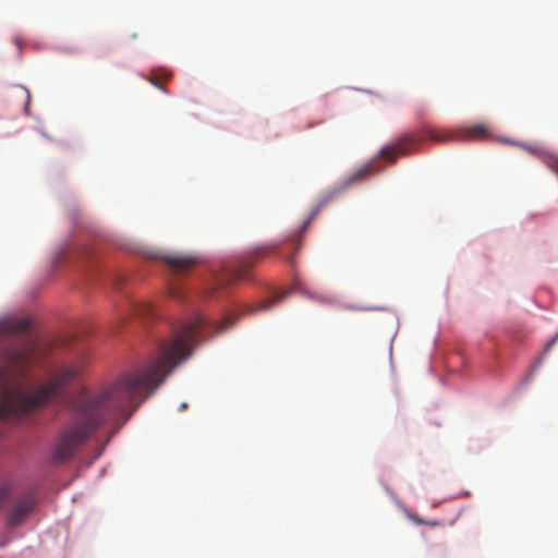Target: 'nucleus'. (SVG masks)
Segmentation results:
<instances>
[{"label": "nucleus", "mask_w": 558, "mask_h": 558, "mask_svg": "<svg viewBox=\"0 0 558 558\" xmlns=\"http://www.w3.org/2000/svg\"><path fill=\"white\" fill-rule=\"evenodd\" d=\"M34 502L32 499H24L20 501L9 515V524L16 526L23 522V520L32 512Z\"/></svg>", "instance_id": "7"}, {"label": "nucleus", "mask_w": 558, "mask_h": 558, "mask_svg": "<svg viewBox=\"0 0 558 558\" xmlns=\"http://www.w3.org/2000/svg\"><path fill=\"white\" fill-rule=\"evenodd\" d=\"M207 328L216 331L222 329L204 315H196L182 324L169 341L160 343L159 356L149 367L123 376L96 396H89L83 390L73 401V420L57 437L52 459L57 462L69 461L109 417L118 412H124L134 399L141 398L143 401L148 398L172 368L191 355L198 335Z\"/></svg>", "instance_id": "1"}, {"label": "nucleus", "mask_w": 558, "mask_h": 558, "mask_svg": "<svg viewBox=\"0 0 558 558\" xmlns=\"http://www.w3.org/2000/svg\"><path fill=\"white\" fill-rule=\"evenodd\" d=\"M505 142L515 145V146H520L524 150L529 151L530 154L539 157L550 171L558 174V153L557 151H554V150H551L545 146H542V145H529V144H523V143H519V142H514V141H507V140H505Z\"/></svg>", "instance_id": "4"}, {"label": "nucleus", "mask_w": 558, "mask_h": 558, "mask_svg": "<svg viewBox=\"0 0 558 558\" xmlns=\"http://www.w3.org/2000/svg\"><path fill=\"white\" fill-rule=\"evenodd\" d=\"M415 522H416L417 524H425V523H426V521L421 520V519L415 520Z\"/></svg>", "instance_id": "16"}, {"label": "nucleus", "mask_w": 558, "mask_h": 558, "mask_svg": "<svg viewBox=\"0 0 558 558\" xmlns=\"http://www.w3.org/2000/svg\"><path fill=\"white\" fill-rule=\"evenodd\" d=\"M162 260L177 274H182L197 263V258L185 254H172L161 257Z\"/></svg>", "instance_id": "6"}, {"label": "nucleus", "mask_w": 558, "mask_h": 558, "mask_svg": "<svg viewBox=\"0 0 558 558\" xmlns=\"http://www.w3.org/2000/svg\"><path fill=\"white\" fill-rule=\"evenodd\" d=\"M16 92L20 93L24 97V99H25L24 112L26 114H28L31 100H32L31 92L24 86H16Z\"/></svg>", "instance_id": "10"}, {"label": "nucleus", "mask_w": 558, "mask_h": 558, "mask_svg": "<svg viewBox=\"0 0 558 558\" xmlns=\"http://www.w3.org/2000/svg\"><path fill=\"white\" fill-rule=\"evenodd\" d=\"M425 138L436 142L445 141H470L482 142L493 141L496 138L494 128L489 123H477L466 125L457 130L440 131L435 129H425L416 133H410L401 136L396 143L385 146L380 149L369 165L368 172L381 171L383 163H393L397 158L411 154L418 149L421 143Z\"/></svg>", "instance_id": "3"}, {"label": "nucleus", "mask_w": 558, "mask_h": 558, "mask_svg": "<svg viewBox=\"0 0 558 558\" xmlns=\"http://www.w3.org/2000/svg\"><path fill=\"white\" fill-rule=\"evenodd\" d=\"M287 294H288V292H281L279 294L275 295L274 298L259 303L257 311H264V310L271 308L276 304H279L280 302H282V300L286 298Z\"/></svg>", "instance_id": "9"}, {"label": "nucleus", "mask_w": 558, "mask_h": 558, "mask_svg": "<svg viewBox=\"0 0 558 558\" xmlns=\"http://www.w3.org/2000/svg\"><path fill=\"white\" fill-rule=\"evenodd\" d=\"M186 408H187V403L183 402V403H181V404H180V408H179V409H180V411H183V410H185Z\"/></svg>", "instance_id": "14"}, {"label": "nucleus", "mask_w": 558, "mask_h": 558, "mask_svg": "<svg viewBox=\"0 0 558 558\" xmlns=\"http://www.w3.org/2000/svg\"><path fill=\"white\" fill-rule=\"evenodd\" d=\"M253 265L252 257H248L236 265L226 269L223 277L220 279L221 283L228 284L236 280L248 278V269Z\"/></svg>", "instance_id": "5"}, {"label": "nucleus", "mask_w": 558, "mask_h": 558, "mask_svg": "<svg viewBox=\"0 0 558 558\" xmlns=\"http://www.w3.org/2000/svg\"><path fill=\"white\" fill-rule=\"evenodd\" d=\"M169 294L172 296V298H180V292L174 289V288H170L169 289Z\"/></svg>", "instance_id": "13"}, {"label": "nucleus", "mask_w": 558, "mask_h": 558, "mask_svg": "<svg viewBox=\"0 0 558 558\" xmlns=\"http://www.w3.org/2000/svg\"><path fill=\"white\" fill-rule=\"evenodd\" d=\"M557 339H558V333H557V335H556V337L550 341V343H549V345H548V347L553 345V344L557 341Z\"/></svg>", "instance_id": "15"}, {"label": "nucleus", "mask_w": 558, "mask_h": 558, "mask_svg": "<svg viewBox=\"0 0 558 558\" xmlns=\"http://www.w3.org/2000/svg\"><path fill=\"white\" fill-rule=\"evenodd\" d=\"M322 204L319 206L316 207V209L313 210V213L311 214V216L308 217L307 221L304 223V228L307 227V225L311 222V220L319 213L320 208H322Z\"/></svg>", "instance_id": "11"}, {"label": "nucleus", "mask_w": 558, "mask_h": 558, "mask_svg": "<svg viewBox=\"0 0 558 558\" xmlns=\"http://www.w3.org/2000/svg\"><path fill=\"white\" fill-rule=\"evenodd\" d=\"M31 327L28 318H5L0 320V339L26 332ZM31 362L27 350L3 347L0 343V418L29 413L45 407L50 400L62 399L65 387L78 377V367L60 371L46 385L32 393L24 389L23 378Z\"/></svg>", "instance_id": "2"}, {"label": "nucleus", "mask_w": 558, "mask_h": 558, "mask_svg": "<svg viewBox=\"0 0 558 558\" xmlns=\"http://www.w3.org/2000/svg\"><path fill=\"white\" fill-rule=\"evenodd\" d=\"M149 82H150L154 86H156L157 88H159V89H161V90L166 92V89H165V88H163V87L158 83L157 78H155V77H150V78H149Z\"/></svg>", "instance_id": "12"}, {"label": "nucleus", "mask_w": 558, "mask_h": 558, "mask_svg": "<svg viewBox=\"0 0 558 558\" xmlns=\"http://www.w3.org/2000/svg\"><path fill=\"white\" fill-rule=\"evenodd\" d=\"M135 315L143 318H153L156 316V310L153 303L148 301H141L133 306Z\"/></svg>", "instance_id": "8"}, {"label": "nucleus", "mask_w": 558, "mask_h": 558, "mask_svg": "<svg viewBox=\"0 0 558 558\" xmlns=\"http://www.w3.org/2000/svg\"><path fill=\"white\" fill-rule=\"evenodd\" d=\"M425 524H428V525H438L439 523L434 521V522H426Z\"/></svg>", "instance_id": "17"}]
</instances>
